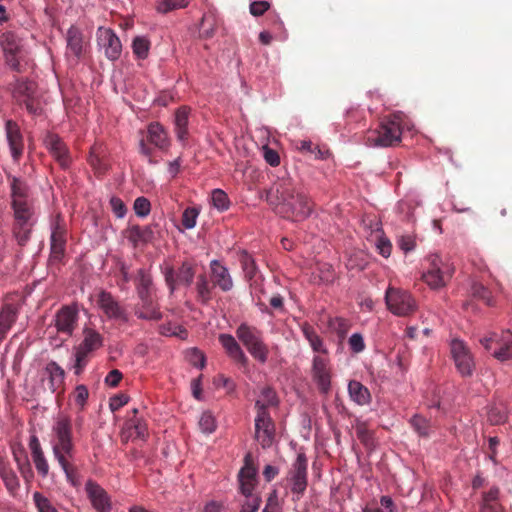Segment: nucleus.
Segmentation results:
<instances>
[{
    "label": "nucleus",
    "instance_id": "1",
    "mask_svg": "<svg viewBox=\"0 0 512 512\" xmlns=\"http://www.w3.org/2000/svg\"><path fill=\"white\" fill-rule=\"evenodd\" d=\"M267 201L284 218L301 221L312 213L311 199L291 178L278 179L267 192Z\"/></svg>",
    "mask_w": 512,
    "mask_h": 512
},
{
    "label": "nucleus",
    "instance_id": "2",
    "mask_svg": "<svg viewBox=\"0 0 512 512\" xmlns=\"http://www.w3.org/2000/svg\"><path fill=\"white\" fill-rule=\"evenodd\" d=\"M54 459L65 474L66 480L76 486L78 470L74 464L76 448L73 438V425L70 417L59 415L51 429L50 440Z\"/></svg>",
    "mask_w": 512,
    "mask_h": 512
},
{
    "label": "nucleus",
    "instance_id": "3",
    "mask_svg": "<svg viewBox=\"0 0 512 512\" xmlns=\"http://www.w3.org/2000/svg\"><path fill=\"white\" fill-rule=\"evenodd\" d=\"M402 117L400 113L384 117L376 129L365 135V144L369 147H390L401 141Z\"/></svg>",
    "mask_w": 512,
    "mask_h": 512
},
{
    "label": "nucleus",
    "instance_id": "4",
    "mask_svg": "<svg viewBox=\"0 0 512 512\" xmlns=\"http://www.w3.org/2000/svg\"><path fill=\"white\" fill-rule=\"evenodd\" d=\"M424 267L422 280L434 290L445 287L455 272L453 264L449 260H443L437 254L426 257Z\"/></svg>",
    "mask_w": 512,
    "mask_h": 512
},
{
    "label": "nucleus",
    "instance_id": "5",
    "mask_svg": "<svg viewBox=\"0 0 512 512\" xmlns=\"http://www.w3.org/2000/svg\"><path fill=\"white\" fill-rule=\"evenodd\" d=\"M235 334L256 361L263 364L268 360L269 348L264 342L263 332L260 329L243 322L237 327Z\"/></svg>",
    "mask_w": 512,
    "mask_h": 512
},
{
    "label": "nucleus",
    "instance_id": "6",
    "mask_svg": "<svg viewBox=\"0 0 512 512\" xmlns=\"http://www.w3.org/2000/svg\"><path fill=\"white\" fill-rule=\"evenodd\" d=\"M0 43L7 65L16 72H22V62L25 61L27 55L22 38L15 32L6 31L1 35Z\"/></svg>",
    "mask_w": 512,
    "mask_h": 512
},
{
    "label": "nucleus",
    "instance_id": "7",
    "mask_svg": "<svg viewBox=\"0 0 512 512\" xmlns=\"http://www.w3.org/2000/svg\"><path fill=\"white\" fill-rule=\"evenodd\" d=\"M153 145L161 151H167L170 147V138L165 128L158 122H153L147 127L146 138H142L139 142V151L148 158L150 163H157L153 159V149L149 146Z\"/></svg>",
    "mask_w": 512,
    "mask_h": 512
},
{
    "label": "nucleus",
    "instance_id": "8",
    "mask_svg": "<svg viewBox=\"0 0 512 512\" xmlns=\"http://www.w3.org/2000/svg\"><path fill=\"white\" fill-rule=\"evenodd\" d=\"M388 310L394 315L406 317L417 310L414 297L406 290L389 286L385 293Z\"/></svg>",
    "mask_w": 512,
    "mask_h": 512
},
{
    "label": "nucleus",
    "instance_id": "9",
    "mask_svg": "<svg viewBox=\"0 0 512 512\" xmlns=\"http://www.w3.org/2000/svg\"><path fill=\"white\" fill-rule=\"evenodd\" d=\"M308 459L305 453H298L286 476V482L291 492L299 500L305 493L308 485Z\"/></svg>",
    "mask_w": 512,
    "mask_h": 512
},
{
    "label": "nucleus",
    "instance_id": "10",
    "mask_svg": "<svg viewBox=\"0 0 512 512\" xmlns=\"http://www.w3.org/2000/svg\"><path fill=\"white\" fill-rule=\"evenodd\" d=\"M195 274L196 264L189 260L183 261L177 270L167 267L164 271L165 281L171 293L174 292L177 285L189 287L193 283Z\"/></svg>",
    "mask_w": 512,
    "mask_h": 512
},
{
    "label": "nucleus",
    "instance_id": "11",
    "mask_svg": "<svg viewBox=\"0 0 512 512\" xmlns=\"http://www.w3.org/2000/svg\"><path fill=\"white\" fill-rule=\"evenodd\" d=\"M36 84L32 81L18 80L14 86L13 96L15 100L24 105L28 113L39 115L41 107L39 100L35 97Z\"/></svg>",
    "mask_w": 512,
    "mask_h": 512
},
{
    "label": "nucleus",
    "instance_id": "12",
    "mask_svg": "<svg viewBox=\"0 0 512 512\" xmlns=\"http://www.w3.org/2000/svg\"><path fill=\"white\" fill-rule=\"evenodd\" d=\"M67 241V229L65 221L60 214H57L52 223L50 238V261L60 262L65 254Z\"/></svg>",
    "mask_w": 512,
    "mask_h": 512
},
{
    "label": "nucleus",
    "instance_id": "13",
    "mask_svg": "<svg viewBox=\"0 0 512 512\" xmlns=\"http://www.w3.org/2000/svg\"><path fill=\"white\" fill-rule=\"evenodd\" d=\"M43 143L60 167L68 169L72 162V157L63 139L55 133L48 132L44 137Z\"/></svg>",
    "mask_w": 512,
    "mask_h": 512
},
{
    "label": "nucleus",
    "instance_id": "14",
    "mask_svg": "<svg viewBox=\"0 0 512 512\" xmlns=\"http://www.w3.org/2000/svg\"><path fill=\"white\" fill-rule=\"evenodd\" d=\"M275 437V425L268 411L259 409L255 418V439L262 446L268 448Z\"/></svg>",
    "mask_w": 512,
    "mask_h": 512
},
{
    "label": "nucleus",
    "instance_id": "15",
    "mask_svg": "<svg viewBox=\"0 0 512 512\" xmlns=\"http://www.w3.org/2000/svg\"><path fill=\"white\" fill-rule=\"evenodd\" d=\"M451 355L458 372L463 377L471 376L473 374L475 363L469 348L463 341L454 339L451 342Z\"/></svg>",
    "mask_w": 512,
    "mask_h": 512
},
{
    "label": "nucleus",
    "instance_id": "16",
    "mask_svg": "<svg viewBox=\"0 0 512 512\" xmlns=\"http://www.w3.org/2000/svg\"><path fill=\"white\" fill-rule=\"evenodd\" d=\"M96 35L97 43L104 50L105 56L111 61L119 59L122 44L116 33L111 28L99 27Z\"/></svg>",
    "mask_w": 512,
    "mask_h": 512
},
{
    "label": "nucleus",
    "instance_id": "17",
    "mask_svg": "<svg viewBox=\"0 0 512 512\" xmlns=\"http://www.w3.org/2000/svg\"><path fill=\"white\" fill-rule=\"evenodd\" d=\"M139 302L135 308V315L144 320H160L162 313L159 310V306L154 292L137 293Z\"/></svg>",
    "mask_w": 512,
    "mask_h": 512
},
{
    "label": "nucleus",
    "instance_id": "18",
    "mask_svg": "<svg viewBox=\"0 0 512 512\" xmlns=\"http://www.w3.org/2000/svg\"><path fill=\"white\" fill-rule=\"evenodd\" d=\"M97 304L103 313L112 320L127 322L128 316L126 310L120 303L107 291H101L97 297Z\"/></svg>",
    "mask_w": 512,
    "mask_h": 512
},
{
    "label": "nucleus",
    "instance_id": "19",
    "mask_svg": "<svg viewBox=\"0 0 512 512\" xmlns=\"http://www.w3.org/2000/svg\"><path fill=\"white\" fill-rule=\"evenodd\" d=\"M312 378L319 391L327 394L331 387V372L329 360L321 355L314 356L312 361Z\"/></svg>",
    "mask_w": 512,
    "mask_h": 512
},
{
    "label": "nucleus",
    "instance_id": "20",
    "mask_svg": "<svg viewBox=\"0 0 512 512\" xmlns=\"http://www.w3.org/2000/svg\"><path fill=\"white\" fill-rule=\"evenodd\" d=\"M86 46L82 31L76 26H71L66 33V57L78 62L85 55Z\"/></svg>",
    "mask_w": 512,
    "mask_h": 512
},
{
    "label": "nucleus",
    "instance_id": "21",
    "mask_svg": "<svg viewBox=\"0 0 512 512\" xmlns=\"http://www.w3.org/2000/svg\"><path fill=\"white\" fill-rule=\"evenodd\" d=\"M87 496L95 510L98 512H110L112 505L108 493L96 482L89 480L86 483Z\"/></svg>",
    "mask_w": 512,
    "mask_h": 512
},
{
    "label": "nucleus",
    "instance_id": "22",
    "mask_svg": "<svg viewBox=\"0 0 512 512\" xmlns=\"http://www.w3.org/2000/svg\"><path fill=\"white\" fill-rule=\"evenodd\" d=\"M78 322V310L72 306L62 307L55 315L57 331L71 336Z\"/></svg>",
    "mask_w": 512,
    "mask_h": 512
},
{
    "label": "nucleus",
    "instance_id": "23",
    "mask_svg": "<svg viewBox=\"0 0 512 512\" xmlns=\"http://www.w3.org/2000/svg\"><path fill=\"white\" fill-rule=\"evenodd\" d=\"M218 340L222 347L224 348L227 355L238 365L243 368H246L249 364V359L241 348L240 344L237 342L235 337L231 334H220Z\"/></svg>",
    "mask_w": 512,
    "mask_h": 512
},
{
    "label": "nucleus",
    "instance_id": "24",
    "mask_svg": "<svg viewBox=\"0 0 512 512\" xmlns=\"http://www.w3.org/2000/svg\"><path fill=\"white\" fill-rule=\"evenodd\" d=\"M210 278L214 288L218 287L223 292H228L233 288V280L229 270L218 260L210 262Z\"/></svg>",
    "mask_w": 512,
    "mask_h": 512
},
{
    "label": "nucleus",
    "instance_id": "25",
    "mask_svg": "<svg viewBox=\"0 0 512 512\" xmlns=\"http://www.w3.org/2000/svg\"><path fill=\"white\" fill-rule=\"evenodd\" d=\"M29 449L31 458L38 474L45 478L49 474V463L41 447L40 441L36 435H32L29 440Z\"/></svg>",
    "mask_w": 512,
    "mask_h": 512
},
{
    "label": "nucleus",
    "instance_id": "26",
    "mask_svg": "<svg viewBox=\"0 0 512 512\" xmlns=\"http://www.w3.org/2000/svg\"><path fill=\"white\" fill-rule=\"evenodd\" d=\"M6 136L10 146L12 157L18 160L23 153L24 143L18 124L7 120L5 124Z\"/></svg>",
    "mask_w": 512,
    "mask_h": 512
},
{
    "label": "nucleus",
    "instance_id": "27",
    "mask_svg": "<svg viewBox=\"0 0 512 512\" xmlns=\"http://www.w3.org/2000/svg\"><path fill=\"white\" fill-rule=\"evenodd\" d=\"M125 234L126 238L133 244L134 247H137L138 245L147 244L151 242L154 238V231L151 225L129 226L126 229Z\"/></svg>",
    "mask_w": 512,
    "mask_h": 512
},
{
    "label": "nucleus",
    "instance_id": "28",
    "mask_svg": "<svg viewBox=\"0 0 512 512\" xmlns=\"http://www.w3.org/2000/svg\"><path fill=\"white\" fill-rule=\"evenodd\" d=\"M88 162L97 176H102L107 172L106 149L102 144L96 143L91 147Z\"/></svg>",
    "mask_w": 512,
    "mask_h": 512
},
{
    "label": "nucleus",
    "instance_id": "29",
    "mask_svg": "<svg viewBox=\"0 0 512 512\" xmlns=\"http://www.w3.org/2000/svg\"><path fill=\"white\" fill-rule=\"evenodd\" d=\"M18 315V307L6 302L0 312V342L6 337L7 332L15 323Z\"/></svg>",
    "mask_w": 512,
    "mask_h": 512
},
{
    "label": "nucleus",
    "instance_id": "30",
    "mask_svg": "<svg viewBox=\"0 0 512 512\" xmlns=\"http://www.w3.org/2000/svg\"><path fill=\"white\" fill-rule=\"evenodd\" d=\"M190 109L183 106L177 109L175 113V134L179 141L186 142L188 140V121H189Z\"/></svg>",
    "mask_w": 512,
    "mask_h": 512
},
{
    "label": "nucleus",
    "instance_id": "31",
    "mask_svg": "<svg viewBox=\"0 0 512 512\" xmlns=\"http://www.w3.org/2000/svg\"><path fill=\"white\" fill-rule=\"evenodd\" d=\"M348 393L351 400L360 406L368 405L371 402L370 391L359 381L351 380L349 382Z\"/></svg>",
    "mask_w": 512,
    "mask_h": 512
},
{
    "label": "nucleus",
    "instance_id": "32",
    "mask_svg": "<svg viewBox=\"0 0 512 512\" xmlns=\"http://www.w3.org/2000/svg\"><path fill=\"white\" fill-rule=\"evenodd\" d=\"M301 331L305 339L309 342L312 350L319 354H327L328 350L324 345L323 339L317 334L316 330L308 322L301 324Z\"/></svg>",
    "mask_w": 512,
    "mask_h": 512
},
{
    "label": "nucleus",
    "instance_id": "33",
    "mask_svg": "<svg viewBox=\"0 0 512 512\" xmlns=\"http://www.w3.org/2000/svg\"><path fill=\"white\" fill-rule=\"evenodd\" d=\"M497 346L498 348L493 351L495 358L501 361L512 359V333L510 331L502 332Z\"/></svg>",
    "mask_w": 512,
    "mask_h": 512
},
{
    "label": "nucleus",
    "instance_id": "34",
    "mask_svg": "<svg viewBox=\"0 0 512 512\" xmlns=\"http://www.w3.org/2000/svg\"><path fill=\"white\" fill-rule=\"evenodd\" d=\"M195 289L197 292V300L199 302H201L202 304H207L211 301L214 286L213 283L211 284L209 282L208 277L205 273L199 274L197 276Z\"/></svg>",
    "mask_w": 512,
    "mask_h": 512
},
{
    "label": "nucleus",
    "instance_id": "35",
    "mask_svg": "<svg viewBox=\"0 0 512 512\" xmlns=\"http://www.w3.org/2000/svg\"><path fill=\"white\" fill-rule=\"evenodd\" d=\"M13 209V223L34 224L32 221L33 210L28 202L11 203Z\"/></svg>",
    "mask_w": 512,
    "mask_h": 512
},
{
    "label": "nucleus",
    "instance_id": "36",
    "mask_svg": "<svg viewBox=\"0 0 512 512\" xmlns=\"http://www.w3.org/2000/svg\"><path fill=\"white\" fill-rule=\"evenodd\" d=\"M11 188V203L27 202L28 187L24 181L17 177H9Z\"/></svg>",
    "mask_w": 512,
    "mask_h": 512
},
{
    "label": "nucleus",
    "instance_id": "37",
    "mask_svg": "<svg viewBox=\"0 0 512 512\" xmlns=\"http://www.w3.org/2000/svg\"><path fill=\"white\" fill-rule=\"evenodd\" d=\"M33 225L34 224L13 223L12 235L21 248L25 247L29 242Z\"/></svg>",
    "mask_w": 512,
    "mask_h": 512
},
{
    "label": "nucleus",
    "instance_id": "38",
    "mask_svg": "<svg viewBox=\"0 0 512 512\" xmlns=\"http://www.w3.org/2000/svg\"><path fill=\"white\" fill-rule=\"evenodd\" d=\"M0 476L9 491L13 492L18 489L19 481L15 472L8 463L2 459H0Z\"/></svg>",
    "mask_w": 512,
    "mask_h": 512
},
{
    "label": "nucleus",
    "instance_id": "39",
    "mask_svg": "<svg viewBox=\"0 0 512 512\" xmlns=\"http://www.w3.org/2000/svg\"><path fill=\"white\" fill-rule=\"evenodd\" d=\"M278 399L276 392L270 387H264L261 390L260 398L255 402V408L257 412L262 408L264 411H268V407L277 406Z\"/></svg>",
    "mask_w": 512,
    "mask_h": 512
},
{
    "label": "nucleus",
    "instance_id": "40",
    "mask_svg": "<svg viewBox=\"0 0 512 512\" xmlns=\"http://www.w3.org/2000/svg\"><path fill=\"white\" fill-rule=\"evenodd\" d=\"M102 344L103 338L97 331L93 329H85L84 339L79 346L91 353L92 351L99 349Z\"/></svg>",
    "mask_w": 512,
    "mask_h": 512
},
{
    "label": "nucleus",
    "instance_id": "41",
    "mask_svg": "<svg viewBox=\"0 0 512 512\" xmlns=\"http://www.w3.org/2000/svg\"><path fill=\"white\" fill-rule=\"evenodd\" d=\"M136 292H154L153 280L151 274L144 268L137 271L135 278Z\"/></svg>",
    "mask_w": 512,
    "mask_h": 512
},
{
    "label": "nucleus",
    "instance_id": "42",
    "mask_svg": "<svg viewBox=\"0 0 512 512\" xmlns=\"http://www.w3.org/2000/svg\"><path fill=\"white\" fill-rule=\"evenodd\" d=\"M190 0H158L155 3V10L160 14H167L171 11L185 8Z\"/></svg>",
    "mask_w": 512,
    "mask_h": 512
},
{
    "label": "nucleus",
    "instance_id": "43",
    "mask_svg": "<svg viewBox=\"0 0 512 512\" xmlns=\"http://www.w3.org/2000/svg\"><path fill=\"white\" fill-rule=\"evenodd\" d=\"M328 327L335 332L340 339L346 337L350 330V322L342 317L330 318L328 321Z\"/></svg>",
    "mask_w": 512,
    "mask_h": 512
},
{
    "label": "nucleus",
    "instance_id": "44",
    "mask_svg": "<svg viewBox=\"0 0 512 512\" xmlns=\"http://www.w3.org/2000/svg\"><path fill=\"white\" fill-rule=\"evenodd\" d=\"M150 49V41L145 36H136L132 42V50L138 59H146Z\"/></svg>",
    "mask_w": 512,
    "mask_h": 512
},
{
    "label": "nucleus",
    "instance_id": "45",
    "mask_svg": "<svg viewBox=\"0 0 512 512\" xmlns=\"http://www.w3.org/2000/svg\"><path fill=\"white\" fill-rule=\"evenodd\" d=\"M32 499L37 512H59L52 501L38 491L33 493Z\"/></svg>",
    "mask_w": 512,
    "mask_h": 512
},
{
    "label": "nucleus",
    "instance_id": "46",
    "mask_svg": "<svg viewBox=\"0 0 512 512\" xmlns=\"http://www.w3.org/2000/svg\"><path fill=\"white\" fill-rule=\"evenodd\" d=\"M125 427L127 430H133L135 436L141 440H145L148 436L147 424L142 418L127 419L125 422Z\"/></svg>",
    "mask_w": 512,
    "mask_h": 512
},
{
    "label": "nucleus",
    "instance_id": "47",
    "mask_svg": "<svg viewBox=\"0 0 512 512\" xmlns=\"http://www.w3.org/2000/svg\"><path fill=\"white\" fill-rule=\"evenodd\" d=\"M410 424L420 436L428 437L430 435L431 425L426 418L415 415L411 418Z\"/></svg>",
    "mask_w": 512,
    "mask_h": 512
},
{
    "label": "nucleus",
    "instance_id": "48",
    "mask_svg": "<svg viewBox=\"0 0 512 512\" xmlns=\"http://www.w3.org/2000/svg\"><path fill=\"white\" fill-rule=\"evenodd\" d=\"M211 201L215 208L219 211H225L229 208V198L221 189H214L211 194Z\"/></svg>",
    "mask_w": 512,
    "mask_h": 512
},
{
    "label": "nucleus",
    "instance_id": "49",
    "mask_svg": "<svg viewBox=\"0 0 512 512\" xmlns=\"http://www.w3.org/2000/svg\"><path fill=\"white\" fill-rule=\"evenodd\" d=\"M472 294L474 297L483 300L488 306L494 305L491 292L482 284L474 283L472 286Z\"/></svg>",
    "mask_w": 512,
    "mask_h": 512
},
{
    "label": "nucleus",
    "instance_id": "50",
    "mask_svg": "<svg viewBox=\"0 0 512 512\" xmlns=\"http://www.w3.org/2000/svg\"><path fill=\"white\" fill-rule=\"evenodd\" d=\"M133 209L138 217L144 218L151 212V203L146 197H137L134 201Z\"/></svg>",
    "mask_w": 512,
    "mask_h": 512
},
{
    "label": "nucleus",
    "instance_id": "51",
    "mask_svg": "<svg viewBox=\"0 0 512 512\" xmlns=\"http://www.w3.org/2000/svg\"><path fill=\"white\" fill-rule=\"evenodd\" d=\"M199 215V210L196 207H188L182 214V225L186 229H192L196 225V219Z\"/></svg>",
    "mask_w": 512,
    "mask_h": 512
},
{
    "label": "nucleus",
    "instance_id": "52",
    "mask_svg": "<svg viewBox=\"0 0 512 512\" xmlns=\"http://www.w3.org/2000/svg\"><path fill=\"white\" fill-rule=\"evenodd\" d=\"M240 262L245 276L252 279L256 273V265L253 258L245 252L241 255Z\"/></svg>",
    "mask_w": 512,
    "mask_h": 512
},
{
    "label": "nucleus",
    "instance_id": "53",
    "mask_svg": "<svg viewBox=\"0 0 512 512\" xmlns=\"http://www.w3.org/2000/svg\"><path fill=\"white\" fill-rule=\"evenodd\" d=\"M89 354L90 352L84 350L81 346L77 348L74 365L75 374L79 375L83 371L84 367L88 362Z\"/></svg>",
    "mask_w": 512,
    "mask_h": 512
},
{
    "label": "nucleus",
    "instance_id": "54",
    "mask_svg": "<svg viewBox=\"0 0 512 512\" xmlns=\"http://www.w3.org/2000/svg\"><path fill=\"white\" fill-rule=\"evenodd\" d=\"M199 427L205 433H212L215 430V419L210 412L202 413L199 420Z\"/></svg>",
    "mask_w": 512,
    "mask_h": 512
},
{
    "label": "nucleus",
    "instance_id": "55",
    "mask_svg": "<svg viewBox=\"0 0 512 512\" xmlns=\"http://www.w3.org/2000/svg\"><path fill=\"white\" fill-rule=\"evenodd\" d=\"M89 397L88 389L85 385H78L74 391L75 404L79 406L80 411L85 407L87 399Z\"/></svg>",
    "mask_w": 512,
    "mask_h": 512
},
{
    "label": "nucleus",
    "instance_id": "56",
    "mask_svg": "<svg viewBox=\"0 0 512 512\" xmlns=\"http://www.w3.org/2000/svg\"><path fill=\"white\" fill-rule=\"evenodd\" d=\"M499 495H500L499 488L496 486L491 487L489 489V491L484 492L482 494V500H481L480 505L501 504L499 502Z\"/></svg>",
    "mask_w": 512,
    "mask_h": 512
},
{
    "label": "nucleus",
    "instance_id": "57",
    "mask_svg": "<svg viewBox=\"0 0 512 512\" xmlns=\"http://www.w3.org/2000/svg\"><path fill=\"white\" fill-rule=\"evenodd\" d=\"M507 419V415L504 411L497 407H491L488 411V421L492 425H498L504 423Z\"/></svg>",
    "mask_w": 512,
    "mask_h": 512
},
{
    "label": "nucleus",
    "instance_id": "58",
    "mask_svg": "<svg viewBox=\"0 0 512 512\" xmlns=\"http://www.w3.org/2000/svg\"><path fill=\"white\" fill-rule=\"evenodd\" d=\"M17 465L22 477L25 480L29 481L33 478L31 465L25 455H23V458H17Z\"/></svg>",
    "mask_w": 512,
    "mask_h": 512
},
{
    "label": "nucleus",
    "instance_id": "59",
    "mask_svg": "<svg viewBox=\"0 0 512 512\" xmlns=\"http://www.w3.org/2000/svg\"><path fill=\"white\" fill-rule=\"evenodd\" d=\"M262 512H282V506L280 504L276 491L270 493Z\"/></svg>",
    "mask_w": 512,
    "mask_h": 512
},
{
    "label": "nucleus",
    "instance_id": "60",
    "mask_svg": "<svg viewBox=\"0 0 512 512\" xmlns=\"http://www.w3.org/2000/svg\"><path fill=\"white\" fill-rule=\"evenodd\" d=\"M261 504V498L259 496H252L245 498L242 504L240 512H257Z\"/></svg>",
    "mask_w": 512,
    "mask_h": 512
},
{
    "label": "nucleus",
    "instance_id": "61",
    "mask_svg": "<svg viewBox=\"0 0 512 512\" xmlns=\"http://www.w3.org/2000/svg\"><path fill=\"white\" fill-rule=\"evenodd\" d=\"M47 371L50 374L51 380L56 382H62L64 379V370L54 361L47 365Z\"/></svg>",
    "mask_w": 512,
    "mask_h": 512
},
{
    "label": "nucleus",
    "instance_id": "62",
    "mask_svg": "<svg viewBox=\"0 0 512 512\" xmlns=\"http://www.w3.org/2000/svg\"><path fill=\"white\" fill-rule=\"evenodd\" d=\"M188 358L190 363L195 367L202 369L205 366V356L200 350L196 348H193L189 351Z\"/></svg>",
    "mask_w": 512,
    "mask_h": 512
},
{
    "label": "nucleus",
    "instance_id": "63",
    "mask_svg": "<svg viewBox=\"0 0 512 512\" xmlns=\"http://www.w3.org/2000/svg\"><path fill=\"white\" fill-rule=\"evenodd\" d=\"M269 9L270 3L268 1H254L249 6L250 13L255 17L262 16Z\"/></svg>",
    "mask_w": 512,
    "mask_h": 512
},
{
    "label": "nucleus",
    "instance_id": "64",
    "mask_svg": "<svg viewBox=\"0 0 512 512\" xmlns=\"http://www.w3.org/2000/svg\"><path fill=\"white\" fill-rule=\"evenodd\" d=\"M350 349L354 353H360L365 349L363 336L360 333H354L349 338Z\"/></svg>",
    "mask_w": 512,
    "mask_h": 512
}]
</instances>
